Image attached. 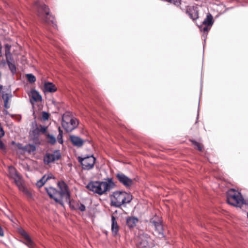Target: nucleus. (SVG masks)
<instances>
[{
  "mask_svg": "<svg viewBox=\"0 0 248 248\" xmlns=\"http://www.w3.org/2000/svg\"><path fill=\"white\" fill-rule=\"evenodd\" d=\"M58 186L59 191L53 187H46V190L49 196L54 199L56 202L63 206V199L67 202H70V193L67 185L63 181L59 182Z\"/></svg>",
  "mask_w": 248,
  "mask_h": 248,
  "instance_id": "obj_1",
  "label": "nucleus"
},
{
  "mask_svg": "<svg viewBox=\"0 0 248 248\" xmlns=\"http://www.w3.org/2000/svg\"><path fill=\"white\" fill-rule=\"evenodd\" d=\"M116 186L112 178H108L104 181H92L87 186V188L99 195H102Z\"/></svg>",
  "mask_w": 248,
  "mask_h": 248,
  "instance_id": "obj_2",
  "label": "nucleus"
},
{
  "mask_svg": "<svg viewBox=\"0 0 248 248\" xmlns=\"http://www.w3.org/2000/svg\"><path fill=\"white\" fill-rule=\"evenodd\" d=\"M227 201L228 204L238 207L243 205H248V199H245L241 193L232 188L227 192Z\"/></svg>",
  "mask_w": 248,
  "mask_h": 248,
  "instance_id": "obj_3",
  "label": "nucleus"
},
{
  "mask_svg": "<svg viewBox=\"0 0 248 248\" xmlns=\"http://www.w3.org/2000/svg\"><path fill=\"white\" fill-rule=\"evenodd\" d=\"M112 205L120 207L122 205L128 203L132 200V196L129 193L124 191H114L110 197Z\"/></svg>",
  "mask_w": 248,
  "mask_h": 248,
  "instance_id": "obj_4",
  "label": "nucleus"
},
{
  "mask_svg": "<svg viewBox=\"0 0 248 248\" xmlns=\"http://www.w3.org/2000/svg\"><path fill=\"white\" fill-rule=\"evenodd\" d=\"M35 6L37 10L38 16L46 23L52 24L53 27L56 28V24L55 23L54 18L49 15L48 7L46 5L39 2L35 3Z\"/></svg>",
  "mask_w": 248,
  "mask_h": 248,
  "instance_id": "obj_5",
  "label": "nucleus"
},
{
  "mask_svg": "<svg viewBox=\"0 0 248 248\" xmlns=\"http://www.w3.org/2000/svg\"><path fill=\"white\" fill-rule=\"evenodd\" d=\"M8 175L10 178L13 179L16 186L20 190H22L29 195L31 194L27 189H25L22 183V180L20 175L17 173L16 169L13 166H10L8 168Z\"/></svg>",
  "mask_w": 248,
  "mask_h": 248,
  "instance_id": "obj_6",
  "label": "nucleus"
},
{
  "mask_svg": "<svg viewBox=\"0 0 248 248\" xmlns=\"http://www.w3.org/2000/svg\"><path fill=\"white\" fill-rule=\"evenodd\" d=\"M78 121L75 117L64 114L62 116V124L67 132H71L78 125Z\"/></svg>",
  "mask_w": 248,
  "mask_h": 248,
  "instance_id": "obj_7",
  "label": "nucleus"
},
{
  "mask_svg": "<svg viewBox=\"0 0 248 248\" xmlns=\"http://www.w3.org/2000/svg\"><path fill=\"white\" fill-rule=\"evenodd\" d=\"M78 161L80 163L82 168L85 170H90L94 167L95 158L93 155L82 157L79 156Z\"/></svg>",
  "mask_w": 248,
  "mask_h": 248,
  "instance_id": "obj_8",
  "label": "nucleus"
},
{
  "mask_svg": "<svg viewBox=\"0 0 248 248\" xmlns=\"http://www.w3.org/2000/svg\"><path fill=\"white\" fill-rule=\"evenodd\" d=\"M115 176L119 182L126 188L130 187L133 184L132 179L121 172L116 173Z\"/></svg>",
  "mask_w": 248,
  "mask_h": 248,
  "instance_id": "obj_9",
  "label": "nucleus"
},
{
  "mask_svg": "<svg viewBox=\"0 0 248 248\" xmlns=\"http://www.w3.org/2000/svg\"><path fill=\"white\" fill-rule=\"evenodd\" d=\"M61 156L59 150H55L52 153H46L44 156V161L46 164H49L56 160H59Z\"/></svg>",
  "mask_w": 248,
  "mask_h": 248,
  "instance_id": "obj_10",
  "label": "nucleus"
},
{
  "mask_svg": "<svg viewBox=\"0 0 248 248\" xmlns=\"http://www.w3.org/2000/svg\"><path fill=\"white\" fill-rule=\"evenodd\" d=\"M186 13L193 21L196 20L199 18L198 8L197 7L188 6Z\"/></svg>",
  "mask_w": 248,
  "mask_h": 248,
  "instance_id": "obj_11",
  "label": "nucleus"
},
{
  "mask_svg": "<svg viewBox=\"0 0 248 248\" xmlns=\"http://www.w3.org/2000/svg\"><path fill=\"white\" fill-rule=\"evenodd\" d=\"M151 223L155 228V234L163 236V226L159 219L155 220V218H153L151 220Z\"/></svg>",
  "mask_w": 248,
  "mask_h": 248,
  "instance_id": "obj_12",
  "label": "nucleus"
},
{
  "mask_svg": "<svg viewBox=\"0 0 248 248\" xmlns=\"http://www.w3.org/2000/svg\"><path fill=\"white\" fill-rule=\"evenodd\" d=\"M69 139L72 144L77 147H81L84 142V140L81 139L79 137L75 135H70Z\"/></svg>",
  "mask_w": 248,
  "mask_h": 248,
  "instance_id": "obj_13",
  "label": "nucleus"
},
{
  "mask_svg": "<svg viewBox=\"0 0 248 248\" xmlns=\"http://www.w3.org/2000/svg\"><path fill=\"white\" fill-rule=\"evenodd\" d=\"M18 232L26 240V242H24V244L28 246L30 248H32L33 246V243L26 231L22 228H20L19 229Z\"/></svg>",
  "mask_w": 248,
  "mask_h": 248,
  "instance_id": "obj_14",
  "label": "nucleus"
},
{
  "mask_svg": "<svg viewBox=\"0 0 248 248\" xmlns=\"http://www.w3.org/2000/svg\"><path fill=\"white\" fill-rule=\"evenodd\" d=\"M57 91V88L52 82H46L44 85V93H54Z\"/></svg>",
  "mask_w": 248,
  "mask_h": 248,
  "instance_id": "obj_15",
  "label": "nucleus"
},
{
  "mask_svg": "<svg viewBox=\"0 0 248 248\" xmlns=\"http://www.w3.org/2000/svg\"><path fill=\"white\" fill-rule=\"evenodd\" d=\"M40 134L39 130L38 125L35 123L34 125H33L32 130L30 132V136L33 140H38L39 134Z\"/></svg>",
  "mask_w": 248,
  "mask_h": 248,
  "instance_id": "obj_16",
  "label": "nucleus"
},
{
  "mask_svg": "<svg viewBox=\"0 0 248 248\" xmlns=\"http://www.w3.org/2000/svg\"><path fill=\"white\" fill-rule=\"evenodd\" d=\"M111 231L114 235H116L119 232V227L117 223L116 218L114 216H111Z\"/></svg>",
  "mask_w": 248,
  "mask_h": 248,
  "instance_id": "obj_17",
  "label": "nucleus"
},
{
  "mask_svg": "<svg viewBox=\"0 0 248 248\" xmlns=\"http://www.w3.org/2000/svg\"><path fill=\"white\" fill-rule=\"evenodd\" d=\"M213 24V16L210 13H208L206 15V18L202 22V25H207L209 26L210 27H212Z\"/></svg>",
  "mask_w": 248,
  "mask_h": 248,
  "instance_id": "obj_18",
  "label": "nucleus"
},
{
  "mask_svg": "<svg viewBox=\"0 0 248 248\" xmlns=\"http://www.w3.org/2000/svg\"><path fill=\"white\" fill-rule=\"evenodd\" d=\"M31 98L35 102L41 101L42 96L39 92L35 90H31Z\"/></svg>",
  "mask_w": 248,
  "mask_h": 248,
  "instance_id": "obj_19",
  "label": "nucleus"
},
{
  "mask_svg": "<svg viewBox=\"0 0 248 248\" xmlns=\"http://www.w3.org/2000/svg\"><path fill=\"white\" fill-rule=\"evenodd\" d=\"M138 222V218L136 217H130L126 219V224L129 228H133Z\"/></svg>",
  "mask_w": 248,
  "mask_h": 248,
  "instance_id": "obj_20",
  "label": "nucleus"
},
{
  "mask_svg": "<svg viewBox=\"0 0 248 248\" xmlns=\"http://www.w3.org/2000/svg\"><path fill=\"white\" fill-rule=\"evenodd\" d=\"M49 179V176H46V175H45L41 179H40L37 182L36 186L38 187H40L42 186L45 184V183Z\"/></svg>",
  "mask_w": 248,
  "mask_h": 248,
  "instance_id": "obj_21",
  "label": "nucleus"
},
{
  "mask_svg": "<svg viewBox=\"0 0 248 248\" xmlns=\"http://www.w3.org/2000/svg\"><path fill=\"white\" fill-rule=\"evenodd\" d=\"M59 130V134L57 136V140L58 142L60 144L63 143V140H62V137H63V131L60 128V127H59L58 128Z\"/></svg>",
  "mask_w": 248,
  "mask_h": 248,
  "instance_id": "obj_22",
  "label": "nucleus"
},
{
  "mask_svg": "<svg viewBox=\"0 0 248 248\" xmlns=\"http://www.w3.org/2000/svg\"><path fill=\"white\" fill-rule=\"evenodd\" d=\"M24 149L29 153L34 152L36 150V147L34 145L28 144L25 146Z\"/></svg>",
  "mask_w": 248,
  "mask_h": 248,
  "instance_id": "obj_23",
  "label": "nucleus"
},
{
  "mask_svg": "<svg viewBox=\"0 0 248 248\" xmlns=\"http://www.w3.org/2000/svg\"><path fill=\"white\" fill-rule=\"evenodd\" d=\"M1 94L4 101L8 102L9 100L12 97V94L11 93H4V92H2Z\"/></svg>",
  "mask_w": 248,
  "mask_h": 248,
  "instance_id": "obj_24",
  "label": "nucleus"
},
{
  "mask_svg": "<svg viewBox=\"0 0 248 248\" xmlns=\"http://www.w3.org/2000/svg\"><path fill=\"white\" fill-rule=\"evenodd\" d=\"M48 142L51 144H54L56 142V139L54 136L51 135H48L47 136Z\"/></svg>",
  "mask_w": 248,
  "mask_h": 248,
  "instance_id": "obj_25",
  "label": "nucleus"
},
{
  "mask_svg": "<svg viewBox=\"0 0 248 248\" xmlns=\"http://www.w3.org/2000/svg\"><path fill=\"white\" fill-rule=\"evenodd\" d=\"M198 26L200 29L201 31L203 32V33H208L211 27L207 25H205L204 27H202V25Z\"/></svg>",
  "mask_w": 248,
  "mask_h": 248,
  "instance_id": "obj_26",
  "label": "nucleus"
},
{
  "mask_svg": "<svg viewBox=\"0 0 248 248\" xmlns=\"http://www.w3.org/2000/svg\"><path fill=\"white\" fill-rule=\"evenodd\" d=\"M148 246V242L146 239L142 240L139 242V246L141 248H145Z\"/></svg>",
  "mask_w": 248,
  "mask_h": 248,
  "instance_id": "obj_27",
  "label": "nucleus"
},
{
  "mask_svg": "<svg viewBox=\"0 0 248 248\" xmlns=\"http://www.w3.org/2000/svg\"><path fill=\"white\" fill-rule=\"evenodd\" d=\"M28 80L31 83H33L36 81L35 77L31 74H28L26 75Z\"/></svg>",
  "mask_w": 248,
  "mask_h": 248,
  "instance_id": "obj_28",
  "label": "nucleus"
},
{
  "mask_svg": "<svg viewBox=\"0 0 248 248\" xmlns=\"http://www.w3.org/2000/svg\"><path fill=\"white\" fill-rule=\"evenodd\" d=\"M190 141L193 145L195 146L197 148L199 151H201L202 150V148L198 142L194 140H190Z\"/></svg>",
  "mask_w": 248,
  "mask_h": 248,
  "instance_id": "obj_29",
  "label": "nucleus"
},
{
  "mask_svg": "<svg viewBox=\"0 0 248 248\" xmlns=\"http://www.w3.org/2000/svg\"><path fill=\"white\" fill-rule=\"evenodd\" d=\"M4 47L5 48V55L6 57L8 56H10L11 54L10 50H11V46L8 44H5L4 45Z\"/></svg>",
  "mask_w": 248,
  "mask_h": 248,
  "instance_id": "obj_30",
  "label": "nucleus"
},
{
  "mask_svg": "<svg viewBox=\"0 0 248 248\" xmlns=\"http://www.w3.org/2000/svg\"><path fill=\"white\" fill-rule=\"evenodd\" d=\"M39 130L40 133H45L46 132L47 127L45 125H38Z\"/></svg>",
  "mask_w": 248,
  "mask_h": 248,
  "instance_id": "obj_31",
  "label": "nucleus"
},
{
  "mask_svg": "<svg viewBox=\"0 0 248 248\" xmlns=\"http://www.w3.org/2000/svg\"><path fill=\"white\" fill-rule=\"evenodd\" d=\"M8 65L9 66V67L10 69L11 70V72L13 73H15L16 72V67L15 64H13L12 63L10 62H8Z\"/></svg>",
  "mask_w": 248,
  "mask_h": 248,
  "instance_id": "obj_32",
  "label": "nucleus"
},
{
  "mask_svg": "<svg viewBox=\"0 0 248 248\" xmlns=\"http://www.w3.org/2000/svg\"><path fill=\"white\" fill-rule=\"evenodd\" d=\"M49 117V114L48 113H47L46 111L42 112V119L44 121L47 120L48 119Z\"/></svg>",
  "mask_w": 248,
  "mask_h": 248,
  "instance_id": "obj_33",
  "label": "nucleus"
},
{
  "mask_svg": "<svg viewBox=\"0 0 248 248\" xmlns=\"http://www.w3.org/2000/svg\"><path fill=\"white\" fill-rule=\"evenodd\" d=\"M181 0H171V3L176 6H179L181 4Z\"/></svg>",
  "mask_w": 248,
  "mask_h": 248,
  "instance_id": "obj_34",
  "label": "nucleus"
},
{
  "mask_svg": "<svg viewBox=\"0 0 248 248\" xmlns=\"http://www.w3.org/2000/svg\"><path fill=\"white\" fill-rule=\"evenodd\" d=\"M78 209L80 211L83 212L85 210L86 207L84 204L81 203L78 206Z\"/></svg>",
  "mask_w": 248,
  "mask_h": 248,
  "instance_id": "obj_35",
  "label": "nucleus"
},
{
  "mask_svg": "<svg viewBox=\"0 0 248 248\" xmlns=\"http://www.w3.org/2000/svg\"><path fill=\"white\" fill-rule=\"evenodd\" d=\"M0 149L1 150H4L5 149V145L1 141V139H0Z\"/></svg>",
  "mask_w": 248,
  "mask_h": 248,
  "instance_id": "obj_36",
  "label": "nucleus"
},
{
  "mask_svg": "<svg viewBox=\"0 0 248 248\" xmlns=\"http://www.w3.org/2000/svg\"><path fill=\"white\" fill-rule=\"evenodd\" d=\"M4 106L6 109H8V108H9L10 105L9 104L8 102L4 101Z\"/></svg>",
  "mask_w": 248,
  "mask_h": 248,
  "instance_id": "obj_37",
  "label": "nucleus"
},
{
  "mask_svg": "<svg viewBox=\"0 0 248 248\" xmlns=\"http://www.w3.org/2000/svg\"><path fill=\"white\" fill-rule=\"evenodd\" d=\"M199 105H200V102H199ZM199 105H198L197 116V120H196V121L195 122V124L198 123V119H199Z\"/></svg>",
  "mask_w": 248,
  "mask_h": 248,
  "instance_id": "obj_38",
  "label": "nucleus"
},
{
  "mask_svg": "<svg viewBox=\"0 0 248 248\" xmlns=\"http://www.w3.org/2000/svg\"><path fill=\"white\" fill-rule=\"evenodd\" d=\"M4 235V232L2 227L0 226V236H3Z\"/></svg>",
  "mask_w": 248,
  "mask_h": 248,
  "instance_id": "obj_39",
  "label": "nucleus"
},
{
  "mask_svg": "<svg viewBox=\"0 0 248 248\" xmlns=\"http://www.w3.org/2000/svg\"><path fill=\"white\" fill-rule=\"evenodd\" d=\"M208 33H203V37L204 38V41L205 42Z\"/></svg>",
  "mask_w": 248,
  "mask_h": 248,
  "instance_id": "obj_40",
  "label": "nucleus"
},
{
  "mask_svg": "<svg viewBox=\"0 0 248 248\" xmlns=\"http://www.w3.org/2000/svg\"><path fill=\"white\" fill-rule=\"evenodd\" d=\"M3 112L5 114H6V115L8 113V112L7 110H6V109H4L3 110Z\"/></svg>",
  "mask_w": 248,
  "mask_h": 248,
  "instance_id": "obj_41",
  "label": "nucleus"
},
{
  "mask_svg": "<svg viewBox=\"0 0 248 248\" xmlns=\"http://www.w3.org/2000/svg\"><path fill=\"white\" fill-rule=\"evenodd\" d=\"M47 176H49V179H51V178H54V177L51 174H49V175H47Z\"/></svg>",
  "mask_w": 248,
  "mask_h": 248,
  "instance_id": "obj_42",
  "label": "nucleus"
}]
</instances>
